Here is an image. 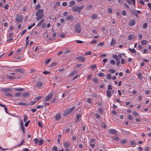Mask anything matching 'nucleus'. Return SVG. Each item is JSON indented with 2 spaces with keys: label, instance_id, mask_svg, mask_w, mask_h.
<instances>
[{
  "label": "nucleus",
  "instance_id": "obj_1",
  "mask_svg": "<svg viewBox=\"0 0 151 151\" xmlns=\"http://www.w3.org/2000/svg\"><path fill=\"white\" fill-rule=\"evenodd\" d=\"M43 10H38L35 14L37 16L36 19L39 21L44 17V14H43Z\"/></svg>",
  "mask_w": 151,
  "mask_h": 151
},
{
  "label": "nucleus",
  "instance_id": "obj_2",
  "mask_svg": "<svg viewBox=\"0 0 151 151\" xmlns=\"http://www.w3.org/2000/svg\"><path fill=\"white\" fill-rule=\"evenodd\" d=\"M75 107L73 106L72 108L65 110L63 114L64 116H65L68 114L72 113L75 109Z\"/></svg>",
  "mask_w": 151,
  "mask_h": 151
},
{
  "label": "nucleus",
  "instance_id": "obj_3",
  "mask_svg": "<svg viewBox=\"0 0 151 151\" xmlns=\"http://www.w3.org/2000/svg\"><path fill=\"white\" fill-rule=\"evenodd\" d=\"M33 141L35 145H38L39 146L42 145L44 143V140L42 139H41L40 140H38V138H35L33 139Z\"/></svg>",
  "mask_w": 151,
  "mask_h": 151
},
{
  "label": "nucleus",
  "instance_id": "obj_4",
  "mask_svg": "<svg viewBox=\"0 0 151 151\" xmlns=\"http://www.w3.org/2000/svg\"><path fill=\"white\" fill-rule=\"evenodd\" d=\"M53 95V92H50L46 96L45 99V101H49L52 98Z\"/></svg>",
  "mask_w": 151,
  "mask_h": 151
},
{
  "label": "nucleus",
  "instance_id": "obj_5",
  "mask_svg": "<svg viewBox=\"0 0 151 151\" xmlns=\"http://www.w3.org/2000/svg\"><path fill=\"white\" fill-rule=\"evenodd\" d=\"M75 30L76 32L77 33H80L81 32V28L80 23H78L76 25Z\"/></svg>",
  "mask_w": 151,
  "mask_h": 151
},
{
  "label": "nucleus",
  "instance_id": "obj_6",
  "mask_svg": "<svg viewBox=\"0 0 151 151\" xmlns=\"http://www.w3.org/2000/svg\"><path fill=\"white\" fill-rule=\"evenodd\" d=\"M23 19V16L21 14H18L17 16L15 19L16 21L19 22H21Z\"/></svg>",
  "mask_w": 151,
  "mask_h": 151
},
{
  "label": "nucleus",
  "instance_id": "obj_7",
  "mask_svg": "<svg viewBox=\"0 0 151 151\" xmlns=\"http://www.w3.org/2000/svg\"><path fill=\"white\" fill-rule=\"evenodd\" d=\"M108 132L111 134H115L117 133V131L114 129H109L108 130Z\"/></svg>",
  "mask_w": 151,
  "mask_h": 151
},
{
  "label": "nucleus",
  "instance_id": "obj_8",
  "mask_svg": "<svg viewBox=\"0 0 151 151\" xmlns=\"http://www.w3.org/2000/svg\"><path fill=\"white\" fill-rule=\"evenodd\" d=\"M79 59V61L82 62L85 61L86 58L82 56H79L77 58Z\"/></svg>",
  "mask_w": 151,
  "mask_h": 151
},
{
  "label": "nucleus",
  "instance_id": "obj_9",
  "mask_svg": "<svg viewBox=\"0 0 151 151\" xmlns=\"http://www.w3.org/2000/svg\"><path fill=\"white\" fill-rule=\"evenodd\" d=\"M1 90L3 92L5 93H6L8 91L11 92L12 91V89L9 88H3L1 89Z\"/></svg>",
  "mask_w": 151,
  "mask_h": 151
},
{
  "label": "nucleus",
  "instance_id": "obj_10",
  "mask_svg": "<svg viewBox=\"0 0 151 151\" xmlns=\"http://www.w3.org/2000/svg\"><path fill=\"white\" fill-rule=\"evenodd\" d=\"M63 145L64 147L67 148L70 146V144L69 142L66 141L63 143Z\"/></svg>",
  "mask_w": 151,
  "mask_h": 151
},
{
  "label": "nucleus",
  "instance_id": "obj_11",
  "mask_svg": "<svg viewBox=\"0 0 151 151\" xmlns=\"http://www.w3.org/2000/svg\"><path fill=\"white\" fill-rule=\"evenodd\" d=\"M61 118V114L60 113L57 114L55 116V119L56 120H60Z\"/></svg>",
  "mask_w": 151,
  "mask_h": 151
},
{
  "label": "nucleus",
  "instance_id": "obj_12",
  "mask_svg": "<svg viewBox=\"0 0 151 151\" xmlns=\"http://www.w3.org/2000/svg\"><path fill=\"white\" fill-rule=\"evenodd\" d=\"M106 93L108 97L110 98L112 96L111 91L109 90H107L106 91Z\"/></svg>",
  "mask_w": 151,
  "mask_h": 151
},
{
  "label": "nucleus",
  "instance_id": "obj_13",
  "mask_svg": "<svg viewBox=\"0 0 151 151\" xmlns=\"http://www.w3.org/2000/svg\"><path fill=\"white\" fill-rule=\"evenodd\" d=\"M135 24V21L134 20L132 19L129 22V25L130 26H132Z\"/></svg>",
  "mask_w": 151,
  "mask_h": 151
},
{
  "label": "nucleus",
  "instance_id": "obj_14",
  "mask_svg": "<svg viewBox=\"0 0 151 151\" xmlns=\"http://www.w3.org/2000/svg\"><path fill=\"white\" fill-rule=\"evenodd\" d=\"M77 73V71L76 70H74L69 75V76L70 77H72L75 74H76Z\"/></svg>",
  "mask_w": 151,
  "mask_h": 151
},
{
  "label": "nucleus",
  "instance_id": "obj_15",
  "mask_svg": "<svg viewBox=\"0 0 151 151\" xmlns=\"http://www.w3.org/2000/svg\"><path fill=\"white\" fill-rule=\"evenodd\" d=\"M17 105H21L24 106H28V104L26 102H20L18 103L17 104Z\"/></svg>",
  "mask_w": 151,
  "mask_h": 151
},
{
  "label": "nucleus",
  "instance_id": "obj_16",
  "mask_svg": "<svg viewBox=\"0 0 151 151\" xmlns=\"http://www.w3.org/2000/svg\"><path fill=\"white\" fill-rule=\"evenodd\" d=\"M112 57L116 61L120 60L119 57L116 54L113 55H112Z\"/></svg>",
  "mask_w": 151,
  "mask_h": 151
},
{
  "label": "nucleus",
  "instance_id": "obj_17",
  "mask_svg": "<svg viewBox=\"0 0 151 151\" xmlns=\"http://www.w3.org/2000/svg\"><path fill=\"white\" fill-rule=\"evenodd\" d=\"M81 117V115L80 114H78L77 115L76 119V122H77L79 119Z\"/></svg>",
  "mask_w": 151,
  "mask_h": 151
},
{
  "label": "nucleus",
  "instance_id": "obj_18",
  "mask_svg": "<svg viewBox=\"0 0 151 151\" xmlns=\"http://www.w3.org/2000/svg\"><path fill=\"white\" fill-rule=\"evenodd\" d=\"M42 85V83L40 82H38L36 84V86L37 88H40Z\"/></svg>",
  "mask_w": 151,
  "mask_h": 151
},
{
  "label": "nucleus",
  "instance_id": "obj_19",
  "mask_svg": "<svg viewBox=\"0 0 151 151\" xmlns=\"http://www.w3.org/2000/svg\"><path fill=\"white\" fill-rule=\"evenodd\" d=\"M15 70L17 72H18L20 73H23V70L20 68H17L15 69Z\"/></svg>",
  "mask_w": 151,
  "mask_h": 151
},
{
  "label": "nucleus",
  "instance_id": "obj_20",
  "mask_svg": "<svg viewBox=\"0 0 151 151\" xmlns=\"http://www.w3.org/2000/svg\"><path fill=\"white\" fill-rule=\"evenodd\" d=\"M116 42V40L114 39L113 38H112L110 44V45L112 46L113 45H115Z\"/></svg>",
  "mask_w": 151,
  "mask_h": 151
},
{
  "label": "nucleus",
  "instance_id": "obj_21",
  "mask_svg": "<svg viewBox=\"0 0 151 151\" xmlns=\"http://www.w3.org/2000/svg\"><path fill=\"white\" fill-rule=\"evenodd\" d=\"M119 57H120V58H125L126 57V54H124V53H122L121 54H120L118 56Z\"/></svg>",
  "mask_w": 151,
  "mask_h": 151
},
{
  "label": "nucleus",
  "instance_id": "obj_22",
  "mask_svg": "<svg viewBox=\"0 0 151 151\" xmlns=\"http://www.w3.org/2000/svg\"><path fill=\"white\" fill-rule=\"evenodd\" d=\"M84 6L83 5H82L81 6H77L76 7V8L74 9H82L84 8Z\"/></svg>",
  "mask_w": 151,
  "mask_h": 151
},
{
  "label": "nucleus",
  "instance_id": "obj_23",
  "mask_svg": "<svg viewBox=\"0 0 151 151\" xmlns=\"http://www.w3.org/2000/svg\"><path fill=\"white\" fill-rule=\"evenodd\" d=\"M73 17L71 15H68L66 17V19L68 20H70L73 19Z\"/></svg>",
  "mask_w": 151,
  "mask_h": 151
},
{
  "label": "nucleus",
  "instance_id": "obj_24",
  "mask_svg": "<svg viewBox=\"0 0 151 151\" xmlns=\"http://www.w3.org/2000/svg\"><path fill=\"white\" fill-rule=\"evenodd\" d=\"M129 49L130 52L132 53H135L136 52V51L134 48L131 49L130 48H129Z\"/></svg>",
  "mask_w": 151,
  "mask_h": 151
},
{
  "label": "nucleus",
  "instance_id": "obj_25",
  "mask_svg": "<svg viewBox=\"0 0 151 151\" xmlns=\"http://www.w3.org/2000/svg\"><path fill=\"white\" fill-rule=\"evenodd\" d=\"M147 42L146 40H143L141 42V43L142 45H144L147 44Z\"/></svg>",
  "mask_w": 151,
  "mask_h": 151
},
{
  "label": "nucleus",
  "instance_id": "obj_26",
  "mask_svg": "<svg viewBox=\"0 0 151 151\" xmlns=\"http://www.w3.org/2000/svg\"><path fill=\"white\" fill-rule=\"evenodd\" d=\"M14 89L16 91H23L24 90V88H14Z\"/></svg>",
  "mask_w": 151,
  "mask_h": 151
},
{
  "label": "nucleus",
  "instance_id": "obj_27",
  "mask_svg": "<svg viewBox=\"0 0 151 151\" xmlns=\"http://www.w3.org/2000/svg\"><path fill=\"white\" fill-rule=\"evenodd\" d=\"M92 54V52L91 51H88L86 52L85 54H84V55H91Z\"/></svg>",
  "mask_w": 151,
  "mask_h": 151
},
{
  "label": "nucleus",
  "instance_id": "obj_28",
  "mask_svg": "<svg viewBox=\"0 0 151 151\" xmlns=\"http://www.w3.org/2000/svg\"><path fill=\"white\" fill-rule=\"evenodd\" d=\"M36 101H31L28 104V105H33L35 104L36 103Z\"/></svg>",
  "mask_w": 151,
  "mask_h": 151
},
{
  "label": "nucleus",
  "instance_id": "obj_29",
  "mask_svg": "<svg viewBox=\"0 0 151 151\" xmlns=\"http://www.w3.org/2000/svg\"><path fill=\"white\" fill-rule=\"evenodd\" d=\"M28 119V116L27 114H24V118L23 119V121L24 122H26V121Z\"/></svg>",
  "mask_w": 151,
  "mask_h": 151
},
{
  "label": "nucleus",
  "instance_id": "obj_30",
  "mask_svg": "<svg viewBox=\"0 0 151 151\" xmlns=\"http://www.w3.org/2000/svg\"><path fill=\"white\" fill-rule=\"evenodd\" d=\"M97 43V40H93L91 41L90 44L96 45Z\"/></svg>",
  "mask_w": 151,
  "mask_h": 151
},
{
  "label": "nucleus",
  "instance_id": "obj_31",
  "mask_svg": "<svg viewBox=\"0 0 151 151\" xmlns=\"http://www.w3.org/2000/svg\"><path fill=\"white\" fill-rule=\"evenodd\" d=\"M35 24V23H33L32 25H30L28 27V29H31L33 27H34Z\"/></svg>",
  "mask_w": 151,
  "mask_h": 151
},
{
  "label": "nucleus",
  "instance_id": "obj_32",
  "mask_svg": "<svg viewBox=\"0 0 151 151\" xmlns=\"http://www.w3.org/2000/svg\"><path fill=\"white\" fill-rule=\"evenodd\" d=\"M93 81L94 83H98L99 81L98 79L96 78H93Z\"/></svg>",
  "mask_w": 151,
  "mask_h": 151
},
{
  "label": "nucleus",
  "instance_id": "obj_33",
  "mask_svg": "<svg viewBox=\"0 0 151 151\" xmlns=\"http://www.w3.org/2000/svg\"><path fill=\"white\" fill-rule=\"evenodd\" d=\"M130 145L132 146H134V147L135 146V143L134 140H132L130 142Z\"/></svg>",
  "mask_w": 151,
  "mask_h": 151
},
{
  "label": "nucleus",
  "instance_id": "obj_34",
  "mask_svg": "<svg viewBox=\"0 0 151 151\" xmlns=\"http://www.w3.org/2000/svg\"><path fill=\"white\" fill-rule=\"evenodd\" d=\"M44 19H42L40 22H39L37 25V27H39L42 24V22L44 21Z\"/></svg>",
  "mask_w": 151,
  "mask_h": 151
},
{
  "label": "nucleus",
  "instance_id": "obj_35",
  "mask_svg": "<svg viewBox=\"0 0 151 151\" xmlns=\"http://www.w3.org/2000/svg\"><path fill=\"white\" fill-rule=\"evenodd\" d=\"M132 13L134 15L136 16V17H138V15L137 14L136 11H135L134 10V11H132Z\"/></svg>",
  "mask_w": 151,
  "mask_h": 151
},
{
  "label": "nucleus",
  "instance_id": "obj_36",
  "mask_svg": "<svg viewBox=\"0 0 151 151\" xmlns=\"http://www.w3.org/2000/svg\"><path fill=\"white\" fill-rule=\"evenodd\" d=\"M6 78L8 79H14L16 78L15 77H13V76H11L10 75H7V76H6Z\"/></svg>",
  "mask_w": 151,
  "mask_h": 151
},
{
  "label": "nucleus",
  "instance_id": "obj_37",
  "mask_svg": "<svg viewBox=\"0 0 151 151\" xmlns=\"http://www.w3.org/2000/svg\"><path fill=\"white\" fill-rule=\"evenodd\" d=\"M98 76L100 77H104L105 76L104 74L102 73H99L98 74Z\"/></svg>",
  "mask_w": 151,
  "mask_h": 151
},
{
  "label": "nucleus",
  "instance_id": "obj_38",
  "mask_svg": "<svg viewBox=\"0 0 151 151\" xmlns=\"http://www.w3.org/2000/svg\"><path fill=\"white\" fill-rule=\"evenodd\" d=\"M51 60V59L50 58H49L47 59L46 60L45 62V63L46 64H48L50 62Z\"/></svg>",
  "mask_w": 151,
  "mask_h": 151
},
{
  "label": "nucleus",
  "instance_id": "obj_39",
  "mask_svg": "<svg viewBox=\"0 0 151 151\" xmlns=\"http://www.w3.org/2000/svg\"><path fill=\"white\" fill-rule=\"evenodd\" d=\"M147 27V22L144 23L143 25V28L144 29H146Z\"/></svg>",
  "mask_w": 151,
  "mask_h": 151
},
{
  "label": "nucleus",
  "instance_id": "obj_40",
  "mask_svg": "<svg viewBox=\"0 0 151 151\" xmlns=\"http://www.w3.org/2000/svg\"><path fill=\"white\" fill-rule=\"evenodd\" d=\"M125 7L126 9H129V6L127 4L124 3L123 4H122Z\"/></svg>",
  "mask_w": 151,
  "mask_h": 151
},
{
  "label": "nucleus",
  "instance_id": "obj_41",
  "mask_svg": "<svg viewBox=\"0 0 151 151\" xmlns=\"http://www.w3.org/2000/svg\"><path fill=\"white\" fill-rule=\"evenodd\" d=\"M127 142V140L125 139H124L121 141L120 143L121 144H125Z\"/></svg>",
  "mask_w": 151,
  "mask_h": 151
},
{
  "label": "nucleus",
  "instance_id": "obj_42",
  "mask_svg": "<svg viewBox=\"0 0 151 151\" xmlns=\"http://www.w3.org/2000/svg\"><path fill=\"white\" fill-rule=\"evenodd\" d=\"M133 115L135 116H138V113L136 111H133L132 112Z\"/></svg>",
  "mask_w": 151,
  "mask_h": 151
},
{
  "label": "nucleus",
  "instance_id": "obj_43",
  "mask_svg": "<svg viewBox=\"0 0 151 151\" xmlns=\"http://www.w3.org/2000/svg\"><path fill=\"white\" fill-rule=\"evenodd\" d=\"M29 95V94L28 93H25L23 94L22 97H28Z\"/></svg>",
  "mask_w": 151,
  "mask_h": 151
},
{
  "label": "nucleus",
  "instance_id": "obj_44",
  "mask_svg": "<svg viewBox=\"0 0 151 151\" xmlns=\"http://www.w3.org/2000/svg\"><path fill=\"white\" fill-rule=\"evenodd\" d=\"M52 151H58L57 147L55 146H54L52 148Z\"/></svg>",
  "mask_w": 151,
  "mask_h": 151
},
{
  "label": "nucleus",
  "instance_id": "obj_45",
  "mask_svg": "<svg viewBox=\"0 0 151 151\" xmlns=\"http://www.w3.org/2000/svg\"><path fill=\"white\" fill-rule=\"evenodd\" d=\"M89 145L92 148H94L96 146L95 143L94 144H92V143H90V142H89Z\"/></svg>",
  "mask_w": 151,
  "mask_h": 151
},
{
  "label": "nucleus",
  "instance_id": "obj_46",
  "mask_svg": "<svg viewBox=\"0 0 151 151\" xmlns=\"http://www.w3.org/2000/svg\"><path fill=\"white\" fill-rule=\"evenodd\" d=\"M127 117L128 119H129L130 120H132L133 119L132 117L131 116L130 114H129L127 116Z\"/></svg>",
  "mask_w": 151,
  "mask_h": 151
},
{
  "label": "nucleus",
  "instance_id": "obj_47",
  "mask_svg": "<svg viewBox=\"0 0 151 151\" xmlns=\"http://www.w3.org/2000/svg\"><path fill=\"white\" fill-rule=\"evenodd\" d=\"M96 141V140L94 138H91L90 139V143H94Z\"/></svg>",
  "mask_w": 151,
  "mask_h": 151
},
{
  "label": "nucleus",
  "instance_id": "obj_48",
  "mask_svg": "<svg viewBox=\"0 0 151 151\" xmlns=\"http://www.w3.org/2000/svg\"><path fill=\"white\" fill-rule=\"evenodd\" d=\"M92 5L91 4H90L86 7L87 9H90L92 8Z\"/></svg>",
  "mask_w": 151,
  "mask_h": 151
},
{
  "label": "nucleus",
  "instance_id": "obj_49",
  "mask_svg": "<svg viewBox=\"0 0 151 151\" xmlns=\"http://www.w3.org/2000/svg\"><path fill=\"white\" fill-rule=\"evenodd\" d=\"M109 72L111 73H113L115 72L116 70L112 69H109Z\"/></svg>",
  "mask_w": 151,
  "mask_h": 151
},
{
  "label": "nucleus",
  "instance_id": "obj_50",
  "mask_svg": "<svg viewBox=\"0 0 151 151\" xmlns=\"http://www.w3.org/2000/svg\"><path fill=\"white\" fill-rule=\"evenodd\" d=\"M97 17V16L95 14H93L92 16V18L93 19H96Z\"/></svg>",
  "mask_w": 151,
  "mask_h": 151
},
{
  "label": "nucleus",
  "instance_id": "obj_51",
  "mask_svg": "<svg viewBox=\"0 0 151 151\" xmlns=\"http://www.w3.org/2000/svg\"><path fill=\"white\" fill-rule=\"evenodd\" d=\"M113 140L116 141H118L119 139V138L117 137H114L113 138Z\"/></svg>",
  "mask_w": 151,
  "mask_h": 151
},
{
  "label": "nucleus",
  "instance_id": "obj_52",
  "mask_svg": "<svg viewBox=\"0 0 151 151\" xmlns=\"http://www.w3.org/2000/svg\"><path fill=\"white\" fill-rule=\"evenodd\" d=\"M101 125L102 126V127H103V128H106L107 125L105 123H102L101 124Z\"/></svg>",
  "mask_w": 151,
  "mask_h": 151
},
{
  "label": "nucleus",
  "instance_id": "obj_53",
  "mask_svg": "<svg viewBox=\"0 0 151 151\" xmlns=\"http://www.w3.org/2000/svg\"><path fill=\"white\" fill-rule=\"evenodd\" d=\"M75 1H71L70 2V6H73V5H74V4H75Z\"/></svg>",
  "mask_w": 151,
  "mask_h": 151
},
{
  "label": "nucleus",
  "instance_id": "obj_54",
  "mask_svg": "<svg viewBox=\"0 0 151 151\" xmlns=\"http://www.w3.org/2000/svg\"><path fill=\"white\" fill-rule=\"evenodd\" d=\"M107 88L109 90H111L112 88V86L111 85H109L108 86Z\"/></svg>",
  "mask_w": 151,
  "mask_h": 151
},
{
  "label": "nucleus",
  "instance_id": "obj_55",
  "mask_svg": "<svg viewBox=\"0 0 151 151\" xmlns=\"http://www.w3.org/2000/svg\"><path fill=\"white\" fill-rule=\"evenodd\" d=\"M30 122V121L29 120L27 121L25 123L24 125L26 127H27L28 126V124Z\"/></svg>",
  "mask_w": 151,
  "mask_h": 151
},
{
  "label": "nucleus",
  "instance_id": "obj_56",
  "mask_svg": "<svg viewBox=\"0 0 151 151\" xmlns=\"http://www.w3.org/2000/svg\"><path fill=\"white\" fill-rule=\"evenodd\" d=\"M132 38H133L132 35H129L128 36V40H131L132 39Z\"/></svg>",
  "mask_w": 151,
  "mask_h": 151
},
{
  "label": "nucleus",
  "instance_id": "obj_57",
  "mask_svg": "<svg viewBox=\"0 0 151 151\" xmlns=\"http://www.w3.org/2000/svg\"><path fill=\"white\" fill-rule=\"evenodd\" d=\"M21 129H22V131L23 133L24 134L25 132V129H24V126H22L21 127Z\"/></svg>",
  "mask_w": 151,
  "mask_h": 151
},
{
  "label": "nucleus",
  "instance_id": "obj_58",
  "mask_svg": "<svg viewBox=\"0 0 151 151\" xmlns=\"http://www.w3.org/2000/svg\"><path fill=\"white\" fill-rule=\"evenodd\" d=\"M24 143V140H23L21 142V143L17 145V147H19Z\"/></svg>",
  "mask_w": 151,
  "mask_h": 151
},
{
  "label": "nucleus",
  "instance_id": "obj_59",
  "mask_svg": "<svg viewBox=\"0 0 151 151\" xmlns=\"http://www.w3.org/2000/svg\"><path fill=\"white\" fill-rule=\"evenodd\" d=\"M107 77L108 79H110L111 78V75L110 73H109L107 75Z\"/></svg>",
  "mask_w": 151,
  "mask_h": 151
},
{
  "label": "nucleus",
  "instance_id": "obj_60",
  "mask_svg": "<svg viewBox=\"0 0 151 151\" xmlns=\"http://www.w3.org/2000/svg\"><path fill=\"white\" fill-rule=\"evenodd\" d=\"M76 43L78 44H81L83 43V41L78 40H76Z\"/></svg>",
  "mask_w": 151,
  "mask_h": 151
},
{
  "label": "nucleus",
  "instance_id": "obj_61",
  "mask_svg": "<svg viewBox=\"0 0 151 151\" xmlns=\"http://www.w3.org/2000/svg\"><path fill=\"white\" fill-rule=\"evenodd\" d=\"M96 67V64H94V65H92L90 67V68H92V69H94Z\"/></svg>",
  "mask_w": 151,
  "mask_h": 151
},
{
  "label": "nucleus",
  "instance_id": "obj_62",
  "mask_svg": "<svg viewBox=\"0 0 151 151\" xmlns=\"http://www.w3.org/2000/svg\"><path fill=\"white\" fill-rule=\"evenodd\" d=\"M40 4H37L36 5L35 8L36 9H38L40 8Z\"/></svg>",
  "mask_w": 151,
  "mask_h": 151
},
{
  "label": "nucleus",
  "instance_id": "obj_63",
  "mask_svg": "<svg viewBox=\"0 0 151 151\" xmlns=\"http://www.w3.org/2000/svg\"><path fill=\"white\" fill-rule=\"evenodd\" d=\"M137 76L138 78L140 79L142 77V74L141 73H138L137 75Z\"/></svg>",
  "mask_w": 151,
  "mask_h": 151
},
{
  "label": "nucleus",
  "instance_id": "obj_64",
  "mask_svg": "<svg viewBox=\"0 0 151 151\" xmlns=\"http://www.w3.org/2000/svg\"><path fill=\"white\" fill-rule=\"evenodd\" d=\"M87 102L89 103V104H91L92 103V101L91 100V99L90 98H89L87 100Z\"/></svg>",
  "mask_w": 151,
  "mask_h": 151
}]
</instances>
